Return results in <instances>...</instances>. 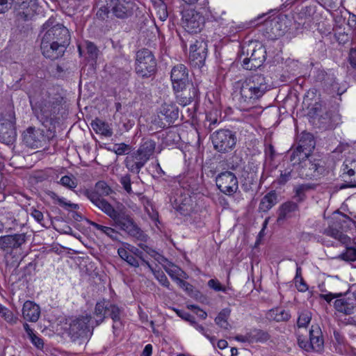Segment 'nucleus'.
<instances>
[{"mask_svg": "<svg viewBox=\"0 0 356 356\" xmlns=\"http://www.w3.org/2000/svg\"><path fill=\"white\" fill-rule=\"evenodd\" d=\"M83 194L99 209L111 218L112 226L126 232L136 239L145 242L147 235L138 227L126 208L121 205L115 209L97 191L86 189Z\"/></svg>", "mask_w": 356, "mask_h": 356, "instance_id": "obj_1", "label": "nucleus"}, {"mask_svg": "<svg viewBox=\"0 0 356 356\" xmlns=\"http://www.w3.org/2000/svg\"><path fill=\"white\" fill-rule=\"evenodd\" d=\"M62 99L60 95H51L47 91L42 92L40 97H30L32 109L38 120L44 127L53 123L54 118L60 109Z\"/></svg>", "mask_w": 356, "mask_h": 356, "instance_id": "obj_2", "label": "nucleus"}, {"mask_svg": "<svg viewBox=\"0 0 356 356\" xmlns=\"http://www.w3.org/2000/svg\"><path fill=\"white\" fill-rule=\"evenodd\" d=\"M95 326L90 315L81 316L72 321L68 334L73 341L81 343L90 338Z\"/></svg>", "mask_w": 356, "mask_h": 356, "instance_id": "obj_3", "label": "nucleus"}, {"mask_svg": "<svg viewBox=\"0 0 356 356\" xmlns=\"http://www.w3.org/2000/svg\"><path fill=\"white\" fill-rule=\"evenodd\" d=\"M135 70L142 78H149L155 74L156 60L150 50L144 48L136 52Z\"/></svg>", "mask_w": 356, "mask_h": 356, "instance_id": "obj_4", "label": "nucleus"}, {"mask_svg": "<svg viewBox=\"0 0 356 356\" xmlns=\"http://www.w3.org/2000/svg\"><path fill=\"white\" fill-rule=\"evenodd\" d=\"M246 48L247 57L243 60V67L245 70H253L261 67L266 58V50L265 47L259 42H251Z\"/></svg>", "mask_w": 356, "mask_h": 356, "instance_id": "obj_5", "label": "nucleus"}, {"mask_svg": "<svg viewBox=\"0 0 356 356\" xmlns=\"http://www.w3.org/2000/svg\"><path fill=\"white\" fill-rule=\"evenodd\" d=\"M214 149L220 153H228L236 146V132L228 129H220L211 135Z\"/></svg>", "mask_w": 356, "mask_h": 356, "instance_id": "obj_6", "label": "nucleus"}, {"mask_svg": "<svg viewBox=\"0 0 356 356\" xmlns=\"http://www.w3.org/2000/svg\"><path fill=\"white\" fill-rule=\"evenodd\" d=\"M315 146L316 141L314 136L306 131L302 132L298 138L297 147L291 150L290 162L292 164H296L301 159L309 158Z\"/></svg>", "mask_w": 356, "mask_h": 356, "instance_id": "obj_7", "label": "nucleus"}, {"mask_svg": "<svg viewBox=\"0 0 356 356\" xmlns=\"http://www.w3.org/2000/svg\"><path fill=\"white\" fill-rule=\"evenodd\" d=\"M234 88L236 97L238 95V101L239 106L243 110L248 109L258 99L261 97L256 93L255 88L250 83V81H248L247 79L235 83Z\"/></svg>", "mask_w": 356, "mask_h": 356, "instance_id": "obj_8", "label": "nucleus"}, {"mask_svg": "<svg viewBox=\"0 0 356 356\" xmlns=\"http://www.w3.org/2000/svg\"><path fill=\"white\" fill-rule=\"evenodd\" d=\"M314 119L319 128L332 129L341 123V115L335 111H327L321 104L316 103L312 108Z\"/></svg>", "mask_w": 356, "mask_h": 356, "instance_id": "obj_9", "label": "nucleus"}, {"mask_svg": "<svg viewBox=\"0 0 356 356\" xmlns=\"http://www.w3.org/2000/svg\"><path fill=\"white\" fill-rule=\"evenodd\" d=\"M29 239L26 233L13 234L0 237V250L6 254H22V250Z\"/></svg>", "mask_w": 356, "mask_h": 356, "instance_id": "obj_10", "label": "nucleus"}, {"mask_svg": "<svg viewBox=\"0 0 356 356\" xmlns=\"http://www.w3.org/2000/svg\"><path fill=\"white\" fill-rule=\"evenodd\" d=\"M49 22L43 25V30L47 29L42 37L62 45L66 50L70 43V34L69 30L63 24H57L51 27Z\"/></svg>", "mask_w": 356, "mask_h": 356, "instance_id": "obj_11", "label": "nucleus"}, {"mask_svg": "<svg viewBox=\"0 0 356 356\" xmlns=\"http://www.w3.org/2000/svg\"><path fill=\"white\" fill-rule=\"evenodd\" d=\"M51 136L45 134V131L35 127H28L23 133V142L33 149L44 148L49 145Z\"/></svg>", "mask_w": 356, "mask_h": 356, "instance_id": "obj_12", "label": "nucleus"}, {"mask_svg": "<svg viewBox=\"0 0 356 356\" xmlns=\"http://www.w3.org/2000/svg\"><path fill=\"white\" fill-rule=\"evenodd\" d=\"M300 177L303 179L316 178L323 174L325 169L318 161H312L309 158L301 159L298 163L292 164Z\"/></svg>", "mask_w": 356, "mask_h": 356, "instance_id": "obj_13", "label": "nucleus"}, {"mask_svg": "<svg viewBox=\"0 0 356 356\" xmlns=\"http://www.w3.org/2000/svg\"><path fill=\"white\" fill-rule=\"evenodd\" d=\"M204 16L194 9H188L182 12V26L189 33L200 32L204 26Z\"/></svg>", "mask_w": 356, "mask_h": 356, "instance_id": "obj_14", "label": "nucleus"}, {"mask_svg": "<svg viewBox=\"0 0 356 356\" xmlns=\"http://www.w3.org/2000/svg\"><path fill=\"white\" fill-rule=\"evenodd\" d=\"M170 78L176 92L186 90L189 88V85H193L189 81L188 69L183 64L177 65L172 69Z\"/></svg>", "mask_w": 356, "mask_h": 356, "instance_id": "obj_15", "label": "nucleus"}, {"mask_svg": "<svg viewBox=\"0 0 356 356\" xmlns=\"http://www.w3.org/2000/svg\"><path fill=\"white\" fill-rule=\"evenodd\" d=\"M207 56V43L203 40H196L190 44L189 60L191 65L197 69L204 65Z\"/></svg>", "mask_w": 356, "mask_h": 356, "instance_id": "obj_16", "label": "nucleus"}, {"mask_svg": "<svg viewBox=\"0 0 356 356\" xmlns=\"http://www.w3.org/2000/svg\"><path fill=\"white\" fill-rule=\"evenodd\" d=\"M218 189L227 195H234L238 188V181L236 175L230 171H225L216 177Z\"/></svg>", "mask_w": 356, "mask_h": 356, "instance_id": "obj_17", "label": "nucleus"}, {"mask_svg": "<svg viewBox=\"0 0 356 356\" xmlns=\"http://www.w3.org/2000/svg\"><path fill=\"white\" fill-rule=\"evenodd\" d=\"M107 6L113 15L119 19L131 17L136 6L133 0H108Z\"/></svg>", "mask_w": 356, "mask_h": 356, "instance_id": "obj_18", "label": "nucleus"}, {"mask_svg": "<svg viewBox=\"0 0 356 356\" xmlns=\"http://www.w3.org/2000/svg\"><path fill=\"white\" fill-rule=\"evenodd\" d=\"M10 119L4 120L0 123V142L6 145H12L16 140L15 118L13 115Z\"/></svg>", "mask_w": 356, "mask_h": 356, "instance_id": "obj_19", "label": "nucleus"}, {"mask_svg": "<svg viewBox=\"0 0 356 356\" xmlns=\"http://www.w3.org/2000/svg\"><path fill=\"white\" fill-rule=\"evenodd\" d=\"M314 81L325 89L331 88L333 92H337L338 95H341L344 90L339 91L338 83L336 82V78L334 74L327 72L324 70L317 69L314 71Z\"/></svg>", "mask_w": 356, "mask_h": 356, "instance_id": "obj_20", "label": "nucleus"}, {"mask_svg": "<svg viewBox=\"0 0 356 356\" xmlns=\"http://www.w3.org/2000/svg\"><path fill=\"white\" fill-rule=\"evenodd\" d=\"M17 16L22 20L30 19L38 8L36 0H13Z\"/></svg>", "mask_w": 356, "mask_h": 356, "instance_id": "obj_21", "label": "nucleus"}, {"mask_svg": "<svg viewBox=\"0 0 356 356\" xmlns=\"http://www.w3.org/2000/svg\"><path fill=\"white\" fill-rule=\"evenodd\" d=\"M40 49L44 57L52 60L62 57L65 51L62 45L43 37L41 39Z\"/></svg>", "mask_w": 356, "mask_h": 356, "instance_id": "obj_22", "label": "nucleus"}, {"mask_svg": "<svg viewBox=\"0 0 356 356\" xmlns=\"http://www.w3.org/2000/svg\"><path fill=\"white\" fill-rule=\"evenodd\" d=\"M341 222H343L347 225L354 223L353 221L349 217H348L346 215H343V218L341 220L337 221L336 222L334 223L333 225L329 226L327 228L325 229L323 231V234L327 236H330L334 238V239L338 240L343 244H346L350 240V238L343 233V227H341V230H339L337 228V226L339 225H341Z\"/></svg>", "mask_w": 356, "mask_h": 356, "instance_id": "obj_23", "label": "nucleus"}, {"mask_svg": "<svg viewBox=\"0 0 356 356\" xmlns=\"http://www.w3.org/2000/svg\"><path fill=\"white\" fill-rule=\"evenodd\" d=\"M147 161L148 160L146 158L136 150L127 156L124 165L129 172L138 174Z\"/></svg>", "mask_w": 356, "mask_h": 356, "instance_id": "obj_24", "label": "nucleus"}, {"mask_svg": "<svg viewBox=\"0 0 356 356\" xmlns=\"http://www.w3.org/2000/svg\"><path fill=\"white\" fill-rule=\"evenodd\" d=\"M179 108L173 102H163L159 109V116L161 115V119L165 120L169 124L179 118Z\"/></svg>", "mask_w": 356, "mask_h": 356, "instance_id": "obj_25", "label": "nucleus"}, {"mask_svg": "<svg viewBox=\"0 0 356 356\" xmlns=\"http://www.w3.org/2000/svg\"><path fill=\"white\" fill-rule=\"evenodd\" d=\"M309 341L312 350L321 352L324 348V339L322 331L318 325H312L309 330Z\"/></svg>", "mask_w": 356, "mask_h": 356, "instance_id": "obj_26", "label": "nucleus"}, {"mask_svg": "<svg viewBox=\"0 0 356 356\" xmlns=\"http://www.w3.org/2000/svg\"><path fill=\"white\" fill-rule=\"evenodd\" d=\"M298 204L296 202L289 201L283 203L279 209L277 223L281 224L285 220L291 218L293 213L298 211Z\"/></svg>", "mask_w": 356, "mask_h": 356, "instance_id": "obj_27", "label": "nucleus"}, {"mask_svg": "<svg viewBox=\"0 0 356 356\" xmlns=\"http://www.w3.org/2000/svg\"><path fill=\"white\" fill-rule=\"evenodd\" d=\"M40 311L38 305L31 301L24 302L22 308V315L24 319L31 322H36L40 316Z\"/></svg>", "mask_w": 356, "mask_h": 356, "instance_id": "obj_28", "label": "nucleus"}, {"mask_svg": "<svg viewBox=\"0 0 356 356\" xmlns=\"http://www.w3.org/2000/svg\"><path fill=\"white\" fill-rule=\"evenodd\" d=\"M246 79L250 81V83L255 88L256 93L261 97L270 88V86L266 82V78L262 74H256Z\"/></svg>", "mask_w": 356, "mask_h": 356, "instance_id": "obj_29", "label": "nucleus"}, {"mask_svg": "<svg viewBox=\"0 0 356 356\" xmlns=\"http://www.w3.org/2000/svg\"><path fill=\"white\" fill-rule=\"evenodd\" d=\"M334 307L337 312L345 315H350L354 313L356 303L350 298H341L334 301Z\"/></svg>", "mask_w": 356, "mask_h": 356, "instance_id": "obj_30", "label": "nucleus"}, {"mask_svg": "<svg viewBox=\"0 0 356 356\" xmlns=\"http://www.w3.org/2000/svg\"><path fill=\"white\" fill-rule=\"evenodd\" d=\"M78 50L80 56H83L84 54L86 59L90 62L92 65L96 63L99 51L94 43L87 41L86 42L85 50L83 51L80 46L78 47Z\"/></svg>", "mask_w": 356, "mask_h": 356, "instance_id": "obj_31", "label": "nucleus"}, {"mask_svg": "<svg viewBox=\"0 0 356 356\" xmlns=\"http://www.w3.org/2000/svg\"><path fill=\"white\" fill-rule=\"evenodd\" d=\"M45 194L52 200L53 203L58 204L67 211L76 210L79 209V205L70 202H67L65 198L59 197L55 192L47 190Z\"/></svg>", "mask_w": 356, "mask_h": 356, "instance_id": "obj_32", "label": "nucleus"}, {"mask_svg": "<svg viewBox=\"0 0 356 356\" xmlns=\"http://www.w3.org/2000/svg\"><path fill=\"white\" fill-rule=\"evenodd\" d=\"M124 315V309L122 307H120L115 304L109 303L107 311V316L111 317L113 321L114 324L113 328L115 330L118 328V324L120 326L122 325V318Z\"/></svg>", "mask_w": 356, "mask_h": 356, "instance_id": "obj_33", "label": "nucleus"}, {"mask_svg": "<svg viewBox=\"0 0 356 356\" xmlns=\"http://www.w3.org/2000/svg\"><path fill=\"white\" fill-rule=\"evenodd\" d=\"M198 88L194 85H189V88L182 91L180 95H177V98L179 104L186 106L189 104L198 95Z\"/></svg>", "mask_w": 356, "mask_h": 356, "instance_id": "obj_34", "label": "nucleus"}, {"mask_svg": "<svg viewBox=\"0 0 356 356\" xmlns=\"http://www.w3.org/2000/svg\"><path fill=\"white\" fill-rule=\"evenodd\" d=\"M316 186L317 185L314 184H303L296 186L293 188L295 193L293 199L296 200V202L298 204L302 202L307 197L306 193L315 190Z\"/></svg>", "mask_w": 356, "mask_h": 356, "instance_id": "obj_35", "label": "nucleus"}, {"mask_svg": "<svg viewBox=\"0 0 356 356\" xmlns=\"http://www.w3.org/2000/svg\"><path fill=\"white\" fill-rule=\"evenodd\" d=\"M156 145V142L152 139L145 138L137 151L149 161L154 152Z\"/></svg>", "mask_w": 356, "mask_h": 356, "instance_id": "obj_36", "label": "nucleus"}, {"mask_svg": "<svg viewBox=\"0 0 356 356\" xmlns=\"http://www.w3.org/2000/svg\"><path fill=\"white\" fill-rule=\"evenodd\" d=\"M89 224L95 229L99 231L101 234H105L113 241H120V234L118 231L111 227L104 226L93 221H89Z\"/></svg>", "mask_w": 356, "mask_h": 356, "instance_id": "obj_37", "label": "nucleus"}, {"mask_svg": "<svg viewBox=\"0 0 356 356\" xmlns=\"http://www.w3.org/2000/svg\"><path fill=\"white\" fill-rule=\"evenodd\" d=\"M91 127L97 134L104 136L111 137L113 135V131L108 124L100 119L96 118L95 120H92Z\"/></svg>", "mask_w": 356, "mask_h": 356, "instance_id": "obj_38", "label": "nucleus"}, {"mask_svg": "<svg viewBox=\"0 0 356 356\" xmlns=\"http://www.w3.org/2000/svg\"><path fill=\"white\" fill-rule=\"evenodd\" d=\"M277 203V194L275 191L268 193L261 199L259 210L262 212H266L270 210Z\"/></svg>", "mask_w": 356, "mask_h": 356, "instance_id": "obj_39", "label": "nucleus"}, {"mask_svg": "<svg viewBox=\"0 0 356 356\" xmlns=\"http://www.w3.org/2000/svg\"><path fill=\"white\" fill-rule=\"evenodd\" d=\"M109 303H106L105 300L97 302L95 307V315L97 317L94 324L97 326L102 323L107 315L108 307Z\"/></svg>", "mask_w": 356, "mask_h": 356, "instance_id": "obj_40", "label": "nucleus"}, {"mask_svg": "<svg viewBox=\"0 0 356 356\" xmlns=\"http://www.w3.org/2000/svg\"><path fill=\"white\" fill-rule=\"evenodd\" d=\"M341 177L343 179L344 184L340 186V188H346L356 187V172L355 170H342Z\"/></svg>", "mask_w": 356, "mask_h": 356, "instance_id": "obj_41", "label": "nucleus"}, {"mask_svg": "<svg viewBox=\"0 0 356 356\" xmlns=\"http://www.w3.org/2000/svg\"><path fill=\"white\" fill-rule=\"evenodd\" d=\"M251 343H264L270 339V335L268 332L260 329H253L249 332Z\"/></svg>", "mask_w": 356, "mask_h": 356, "instance_id": "obj_42", "label": "nucleus"}, {"mask_svg": "<svg viewBox=\"0 0 356 356\" xmlns=\"http://www.w3.org/2000/svg\"><path fill=\"white\" fill-rule=\"evenodd\" d=\"M267 315L268 319L277 322L286 321L291 317V315L289 312H286L285 310H282L280 309H270Z\"/></svg>", "mask_w": 356, "mask_h": 356, "instance_id": "obj_43", "label": "nucleus"}, {"mask_svg": "<svg viewBox=\"0 0 356 356\" xmlns=\"http://www.w3.org/2000/svg\"><path fill=\"white\" fill-rule=\"evenodd\" d=\"M230 312L231 310L229 308L222 309L216 317L215 323L221 328L228 330L230 325L227 319L230 315Z\"/></svg>", "mask_w": 356, "mask_h": 356, "instance_id": "obj_44", "label": "nucleus"}, {"mask_svg": "<svg viewBox=\"0 0 356 356\" xmlns=\"http://www.w3.org/2000/svg\"><path fill=\"white\" fill-rule=\"evenodd\" d=\"M152 3L154 8L156 10V13L159 18L164 21L168 17L167 6L164 3L163 0H149Z\"/></svg>", "mask_w": 356, "mask_h": 356, "instance_id": "obj_45", "label": "nucleus"}, {"mask_svg": "<svg viewBox=\"0 0 356 356\" xmlns=\"http://www.w3.org/2000/svg\"><path fill=\"white\" fill-rule=\"evenodd\" d=\"M265 25L266 29H270V32L275 37L280 36L284 33V30L282 29V24L279 19L274 18L266 21Z\"/></svg>", "mask_w": 356, "mask_h": 356, "instance_id": "obj_46", "label": "nucleus"}, {"mask_svg": "<svg viewBox=\"0 0 356 356\" xmlns=\"http://www.w3.org/2000/svg\"><path fill=\"white\" fill-rule=\"evenodd\" d=\"M248 170H245L243 173L242 174V177L245 179L246 184H252L254 182H256L258 178L257 175V166L254 165L253 164L248 165L247 166Z\"/></svg>", "mask_w": 356, "mask_h": 356, "instance_id": "obj_47", "label": "nucleus"}, {"mask_svg": "<svg viewBox=\"0 0 356 356\" xmlns=\"http://www.w3.org/2000/svg\"><path fill=\"white\" fill-rule=\"evenodd\" d=\"M120 257L124 260L127 264L133 267H138L139 262L138 259L131 254H130L125 248H120L118 250Z\"/></svg>", "mask_w": 356, "mask_h": 356, "instance_id": "obj_48", "label": "nucleus"}, {"mask_svg": "<svg viewBox=\"0 0 356 356\" xmlns=\"http://www.w3.org/2000/svg\"><path fill=\"white\" fill-rule=\"evenodd\" d=\"M294 177L293 169L286 168L281 171L280 177L277 179V182L280 185H284Z\"/></svg>", "mask_w": 356, "mask_h": 356, "instance_id": "obj_49", "label": "nucleus"}, {"mask_svg": "<svg viewBox=\"0 0 356 356\" xmlns=\"http://www.w3.org/2000/svg\"><path fill=\"white\" fill-rule=\"evenodd\" d=\"M312 320V313L305 310L302 312L298 316L297 325L298 327H306Z\"/></svg>", "mask_w": 356, "mask_h": 356, "instance_id": "obj_50", "label": "nucleus"}, {"mask_svg": "<svg viewBox=\"0 0 356 356\" xmlns=\"http://www.w3.org/2000/svg\"><path fill=\"white\" fill-rule=\"evenodd\" d=\"M338 258L345 261H356V249L355 248H346L344 252L340 254Z\"/></svg>", "mask_w": 356, "mask_h": 356, "instance_id": "obj_51", "label": "nucleus"}, {"mask_svg": "<svg viewBox=\"0 0 356 356\" xmlns=\"http://www.w3.org/2000/svg\"><path fill=\"white\" fill-rule=\"evenodd\" d=\"M58 183L67 188L68 189H74L77 186L76 179L73 175H65L61 177V179Z\"/></svg>", "mask_w": 356, "mask_h": 356, "instance_id": "obj_52", "label": "nucleus"}, {"mask_svg": "<svg viewBox=\"0 0 356 356\" xmlns=\"http://www.w3.org/2000/svg\"><path fill=\"white\" fill-rule=\"evenodd\" d=\"M120 183L127 193H133V191L131 189V175L129 174H126L124 176H122L120 179Z\"/></svg>", "mask_w": 356, "mask_h": 356, "instance_id": "obj_53", "label": "nucleus"}, {"mask_svg": "<svg viewBox=\"0 0 356 356\" xmlns=\"http://www.w3.org/2000/svg\"><path fill=\"white\" fill-rule=\"evenodd\" d=\"M131 147L125 143L115 144L113 147L114 152L118 155H128L130 154Z\"/></svg>", "mask_w": 356, "mask_h": 356, "instance_id": "obj_54", "label": "nucleus"}, {"mask_svg": "<svg viewBox=\"0 0 356 356\" xmlns=\"http://www.w3.org/2000/svg\"><path fill=\"white\" fill-rule=\"evenodd\" d=\"M334 336V345L341 346L345 343V337L339 330L332 328Z\"/></svg>", "mask_w": 356, "mask_h": 356, "instance_id": "obj_55", "label": "nucleus"}, {"mask_svg": "<svg viewBox=\"0 0 356 356\" xmlns=\"http://www.w3.org/2000/svg\"><path fill=\"white\" fill-rule=\"evenodd\" d=\"M179 136L175 131H168L166 133V136L163 138V142L169 145L174 144L179 140Z\"/></svg>", "mask_w": 356, "mask_h": 356, "instance_id": "obj_56", "label": "nucleus"}, {"mask_svg": "<svg viewBox=\"0 0 356 356\" xmlns=\"http://www.w3.org/2000/svg\"><path fill=\"white\" fill-rule=\"evenodd\" d=\"M208 286L216 291H226L225 286H222L220 282L216 279H211L208 282Z\"/></svg>", "mask_w": 356, "mask_h": 356, "instance_id": "obj_57", "label": "nucleus"}, {"mask_svg": "<svg viewBox=\"0 0 356 356\" xmlns=\"http://www.w3.org/2000/svg\"><path fill=\"white\" fill-rule=\"evenodd\" d=\"M0 316L4 318V319L8 323L15 321V317L13 312L5 307L0 311Z\"/></svg>", "mask_w": 356, "mask_h": 356, "instance_id": "obj_58", "label": "nucleus"}, {"mask_svg": "<svg viewBox=\"0 0 356 356\" xmlns=\"http://www.w3.org/2000/svg\"><path fill=\"white\" fill-rule=\"evenodd\" d=\"M177 314L181 317L182 319L188 321L191 324L195 323V317L191 315L189 313L184 311L176 309L175 310Z\"/></svg>", "mask_w": 356, "mask_h": 356, "instance_id": "obj_59", "label": "nucleus"}, {"mask_svg": "<svg viewBox=\"0 0 356 356\" xmlns=\"http://www.w3.org/2000/svg\"><path fill=\"white\" fill-rule=\"evenodd\" d=\"M13 0H0V15L6 13L12 7Z\"/></svg>", "mask_w": 356, "mask_h": 356, "instance_id": "obj_60", "label": "nucleus"}, {"mask_svg": "<svg viewBox=\"0 0 356 356\" xmlns=\"http://www.w3.org/2000/svg\"><path fill=\"white\" fill-rule=\"evenodd\" d=\"M355 170L356 172V160L351 159H346L342 165L341 170Z\"/></svg>", "mask_w": 356, "mask_h": 356, "instance_id": "obj_61", "label": "nucleus"}, {"mask_svg": "<svg viewBox=\"0 0 356 356\" xmlns=\"http://www.w3.org/2000/svg\"><path fill=\"white\" fill-rule=\"evenodd\" d=\"M295 284L297 289L300 292H305L308 289V286L302 277H300L299 279L295 280Z\"/></svg>", "mask_w": 356, "mask_h": 356, "instance_id": "obj_62", "label": "nucleus"}, {"mask_svg": "<svg viewBox=\"0 0 356 356\" xmlns=\"http://www.w3.org/2000/svg\"><path fill=\"white\" fill-rule=\"evenodd\" d=\"M109 6H108V7H106V6H103V7H101L98 11L97 12V17L100 19H105L106 18H107L108 17V13H109Z\"/></svg>", "mask_w": 356, "mask_h": 356, "instance_id": "obj_63", "label": "nucleus"}, {"mask_svg": "<svg viewBox=\"0 0 356 356\" xmlns=\"http://www.w3.org/2000/svg\"><path fill=\"white\" fill-rule=\"evenodd\" d=\"M348 60L352 66L356 70V49L351 48L349 51Z\"/></svg>", "mask_w": 356, "mask_h": 356, "instance_id": "obj_64", "label": "nucleus"}]
</instances>
